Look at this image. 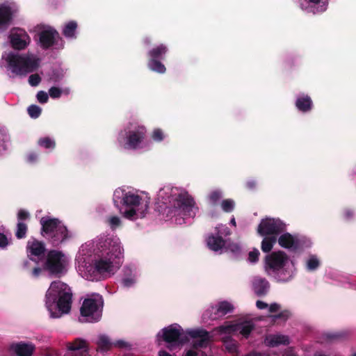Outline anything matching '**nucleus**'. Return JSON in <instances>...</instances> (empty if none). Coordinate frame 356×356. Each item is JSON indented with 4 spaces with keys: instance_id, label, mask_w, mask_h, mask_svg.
Returning <instances> with one entry per match:
<instances>
[{
    "instance_id": "cd10ccee",
    "label": "nucleus",
    "mask_w": 356,
    "mask_h": 356,
    "mask_svg": "<svg viewBox=\"0 0 356 356\" xmlns=\"http://www.w3.org/2000/svg\"><path fill=\"white\" fill-rule=\"evenodd\" d=\"M76 28L77 24L76 22H69L65 25L63 33L67 38H74L76 37Z\"/></svg>"
},
{
    "instance_id": "6e6d98bb",
    "label": "nucleus",
    "mask_w": 356,
    "mask_h": 356,
    "mask_svg": "<svg viewBox=\"0 0 356 356\" xmlns=\"http://www.w3.org/2000/svg\"><path fill=\"white\" fill-rule=\"evenodd\" d=\"M284 356H297L295 355L291 349L287 350Z\"/></svg>"
},
{
    "instance_id": "79ce46f5",
    "label": "nucleus",
    "mask_w": 356,
    "mask_h": 356,
    "mask_svg": "<svg viewBox=\"0 0 356 356\" xmlns=\"http://www.w3.org/2000/svg\"><path fill=\"white\" fill-rule=\"evenodd\" d=\"M40 81L41 79L38 74H31L29 78V83L32 86H38Z\"/></svg>"
},
{
    "instance_id": "9b49d317",
    "label": "nucleus",
    "mask_w": 356,
    "mask_h": 356,
    "mask_svg": "<svg viewBox=\"0 0 356 356\" xmlns=\"http://www.w3.org/2000/svg\"><path fill=\"white\" fill-rule=\"evenodd\" d=\"M145 134L144 127L131 124L127 130L120 134L118 140L125 149H135L142 142Z\"/></svg>"
},
{
    "instance_id": "c85d7f7f",
    "label": "nucleus",
    "mask_w": 356,
    "mask_h": 356,
    "mask_svg": "<svg viewBox=\"0 0 356 356\" xmlns=\"http://www.w3.org/2000/svg\"><path fill=\"white\" fill-rule=\"evenodd\" d=\"M97 343V350L106 351L113 346V343L110 341L108 337L100 335L99 337Z\"/></svg>"
},
{
    "instance_id": "338daca9",
    "label": "nucleus",
    "mask_w": 356,
    "mask_h": 356,
    "mask_svg": "<svg viewBox=\"0 0 356 356\" xmlns=\"http://www.w3.org/2000/svg\"><path fill=\"white\" fill-rule=\"evenodd\" d=\"M6 147H3V150H6Z\"/></svg>"
},
{
    "instance_id": "4468645a",
    "label": "nucleus",
    "mask_w": 356,
    "mask_h": 356,
    "mask_svg": "<svg viewBox=\"0 0 356 356\" xmlns=\"http://www.w3.org/2000/svg\"><path fill=\"white\" fill-rule=\"evenodd\" d=\"M285 229V225L279 219L266 218L261 221L257 232L261 236H277Z\"/></svg>"
},
{
    "instance_id": "412c9836",
    "label": "nucleus",
    "mask_w": 356,
    "mask_h": 356,
    "mask_svg": "<svg viewBox=\"0 0 356 356\" xmlns=\"http://www.w3.org/2000/svg\"><path fill=\"white\" fill-rule=\"evenodd\" d=\"M67 349L70 351L65 356H76L74 353L77 351L79 354H83L88 351L86 342L81 339H76L73 342L67 343Z\"/></svg>"
},
{
    "instance_id": "bb28decb",
    "label": "nucleus",
    "mask_w": 356,
    "mask_h": 356,
    "mask_svg": "<svg viewBox=\"0 0 356 356\" xmlns=\"http://www.w3.org/2000/svg\"><path fill=\"white\" fill-rule=\"evenodd\" d=\"M296 104L298 110L306 112L311 109L312 102L309 97L304 96L298 98Z\"/></svg>"
},
{
    "instance_id": "6e6552de",
    "label": "nucleus",
    "mask_w": 356,
    "mask_h": 356,
    "mask_svg": "<svg viewBox=\"0 0 356 356\" xmlns=\"http://www.w3.org/2000/svg\"><path fill=\"white\" fill-rule=\"evenodd\" d=\"M254 325L252 321H244L238 323H226L213 330V334H218L221 337L227 350L235 353L237 350L236 343L229 339V336L238 332L243 337L247 338L250 334Z\"/></svg>"
},
{
    "instance_id": "ddd939ff",
    "label": "nucleus",
    "mask_w": 356,
    "mask_h": 356,
    "mask_svg": "<svg viewBox=\"0 0 356 356\" xmlns=\"http://www.w3.org/2000/svg\"><path fill=\"white\" fill-rule=\"evenodd\" d=\"M68 258L60 252L51 251L48 254L46 268L52 274L58 275L67 270Z\"/></svg>"
},
{
    "instance_id": "9d476101",
    "label": "nucleus",
    "mask_w": 356,
    "mask_h": 356,
    "mask_svg": "<svg viewBox=\"0 0 356 356\" xmlns=\"http://www.w3.org/2000/svg\"><path fill=\"white\" fill-rule=\"evenodd\" d=\"M102 307V297L99 294H93L84 300L80 312L86 318V321L95 322L100 318Z\"/></svg>"
},
{
    "instance_id": "c03bdc74",
    "label": "nucleus",
    "mask_w": 356,
    "mask_h": 356,
    "mask_svg": "<svg viewBox=\"0 0 356 356\" xmlns=\"http://www.w3.org/2000/svg\"><path fill=\"white\" fill-rule=\"evenodd\" d=\"M8 245V239L4 234L0 233V248H5Z\"/></svg>"
},
{
    "instance_id": "4c0bfd02",
    "label": "nucleus",
    "mask_w": 356,
    "mask_h": 356,
    "mask_svg": "<svg viewBox=\"0 0 356 356\" xmlns=\"http://www.w3.org/2000/svg\"><path fill=\"white\" fill-rule=\"evenodd\" d=\"M41 108L37 105H31L28 108V113L32 118H37L41 113Z\"/></svg>"
},
{
    "instance_id": "a878e982",
    "label": "nucleus",
    "mask_w": 356,
    "mask_h": 356,
    "mask_svg": "<svg viewBox=\"0 0 356 356\" xmlns=\"http://www.w3.org/2000/svg\"><path fill=\"white\" fill-rule=\"evenodd\" d=\"M261 248L264 252H269L277 241V236H264Z\"/></svg>"
},
{
    "instance_id": "e2e57ef3",
    "label": "nucleus",
    "mask_w": 356,
    "mask_h": 356,
    "mask_svg": "<svg viewBox=\"0 0 356 356\" xmlns=\"http://www.w3.org/2000/svg\"><path fill=\"white\" fill-rule=\"evenodd\" d=\"M248 186H249L250 188H252V187H253V186H254V183H253V182H248Z\"/></svg>"
},
{
    "instance_id": "864d4df0",
    "label": "nucleus",
    "mask_w": 356,
    "mask_h": 356,
    "mask_svg": "<svg viewBox=\"0 0 356 356\" xmlns=\"http://www.w3.org/2000/svg\"><path fill=\"white\" fill-rule=\"evenodd\" d=\"M185 356H197V353L193 350H189L186 352Z\"/></svg>"
},
{
    "instance_id": "49530a36",
    "label": "nucleus",
    "mask_w": 356,
    "mask_h": 356,
    "mask_svg": "<svg viewBox=\"0 0 356 356\" xmlns=\"http://www.w3.org/2000/svg\"><path fill=\"white\" fill-rule=\"evenodd\" d=\"M113 346L119 347V348H126L128 347V343L123 340H118L113 343Z\"/></svg>"
},
{
    "instance_id": "6ab92c4d",
    "label": "nucleus",
    "mask_w": 356,
    "mask_h": 356,
    "mask_svg": "<svg viewBox=\"0 0 356 356\" xmlns=\"http://www.w3.org/2000/svg\"><path fill=\"white\" fill-rule=\"evenodd\" d=\"M27 250L29 256L31 260H35V259L34 257H36L38 259H40V258L43 257L44 252L43 243L35 239L29 241Z\"/></svg>"
},
{
    "instance_id": "72a5a7b5",
    "label": "nucleus",
    "mask_w": 356,
    "mask_h": 356,
    "mask_svg": "<svg viewBox=\"0 0 356 356\" xmlns=\"http://www.w3.org/2000/svg\"><path fill=\"white\" fill-rule=\"evenodd\" d=\"M38 144L46 149H53L55 147L54 140L48 137L40 139Z\"/></svg>"
},
{
    "instance_id": "393cba45",
    "label": "nucleus",
    "mask_w": 356,
    "mask_h": 356,
    "mask_svg": "<svg viewBox=\"0 0 356 356\" xmlns=\"http://www.w3.org/2000/svg\"><path fill=\"white\" fill-rule=\"evenodd\" d=\"M269 288V284L267 280L260 277H256L253 282V289L254 292L259 295H263L266 293Z\"/></svg>"
},
{
    "instance_id": "423d86ee",
    "label": "nucleus",
    "mask_w": 356,
    "mask_h": 356,
    "mask_svg": "<svg viewBox=\"0 0 356 356\" xmlns=\"http://www.w3.org/2000/svg\"><path fill=\"white\" fill-rule=\"evenodd\" d=\"M265 270L274 276L279 282H288L295 273L293 262L282 251L273 252L265 259Z\"/></svg>"
},
{
    "instance_id": "69168bd1",
    "label": "nucleus",
    "mask_w": 356,
    "mask_h": 356,
    "mask_svg": "<svg viewBox=\"0 0 356 356\" xmlns=\"http://www.w3.org/2000/svg\"><path fill=\"white\" fill-rule=\"evenodd\" d=\"M5 138H6L5 139H6L7 141H8V140H9V138H8L7 136H6V137H5Z\"/></svg>"
},
{
    "instance_id": "774afa93",
    "label": "nucleus",
    "mask_w": 356,
    "mask_h": 356,
    "mask_svg": "<svg viewBox=\"0 0 356 356\" xmlns=\"http://www.w3.org/2000/svg\"><path fill=\"white\" fill-rule=\"evenodd\" d=\"M353 356H356V354H354Z\"/></svg>"
},
{
    "instance_id": "473e14b6",
    "label": "nucleus",
    "mask_w": 356,
    "mask_h": 356,
    "mask_svg": "<svg viewBox=\"0 0 356 356\" xmlns=\"http://www.w3.org/2000/svg\"><path fill=\"white\" fill-rule=\"evenodd\" d=\"M320 261L314 255L310 256L306 262L307 268L309 270H314L316 269L318 267Z\"/></svg>"
},
{
    "instance_id": "20e7f679",
    "label": "nucleus",
    "mask_w": 356,
    "mask_h": 356,
    "mask_svg": "<svg viewBox=\"0 0 356 356\" xmlns=\"http://www.w3.org/2000/svg\"><path fill=\"white\" fill-rule=\"evenodd\" d=\"M161 203L174 209L175 214L194 217L197 210L191 196L185 191L170 186L161 188L158 193Z\"/></svg>"
},
{
    "instance_id": "052dcab7",
    "label": "nucleus",
    "mask_w": 356,
    "mask_h": 356,
    "mask_svg": "<svg viewBox=\"0 0 356 356\" xmlns=\"http://www.w3.org/2000/svg\"><path fill=\"white\" fill-rule=\"evenodd\" d=\"M231 224L233 225L234 226H236V220H235V218H232L231 219V221H230Z\"/></svg>"
},
{
    "instance_id": "f704fd0d",
    "label": "nucleus",
    "mask_w": 356,
    "mask_h": 356,
    "mask_svg": "<svg viewBox=\"0 0 356 356\" xmlns=\"http://www.w3.org/2000/svg\"><path fill=\"white\" fill-rule=\"evenodd\" d=\"M26 230H27L26 225L24 223L19 221L17 223L16 236L18 238H24L26 235Z\"/></svg>"
},
{
    "instance_id": "aec40b11",
    "label": "nucleus",
    "mask_w": 356,
    "mask_h": 356,
    "mask_svg": "<svg viewBox=\"0 0 356 356\" xmlns=\"http://www.w3.org/2000/svg\"><path fill=\"white\" fill-rule=\"evenodd\" d=\"M10 350L17 356H31L35 350V346L31 343H15L11 344Z\"/></svg>"
},
{
    "instance_id": "58836bf2",
    "label": "nucleus",
    "mask_w": 356,
    "mask_h": 356,
    "mask_svg": "<svg viewBox=\"0 0 356 356\" xmlns=\"http://www.w3.org/2000/svg\"><path fill=\"white\" fill-rule=\"evenodd\" d=\"M38 101L41 104L47 102L49 99V95L44 91H39L36 95Z\"/></svg>"
},
{
    "instance_id": "2f4dec72",
    "label": "nucleus",
    "mask_w": 356,
    "mask_h": 356,
    "mask_svg": "<svg viewBox=\"0 0 356 356\" xmlns=\"http://www.w3.org/2000/svg\"><path fill=\"white\" fill-rule=\"evenodd\" d=\"M167 51V49L163 45H160L156 48H154L149 52V56L151 58H158L165 54Z\"/></svg>"
},
{
    "instance_id": "f8f14e48",
    "label": "nucleus",
    "mask_w": 356,
    "mask_h": 356,
    "mask_svg": "<svg viewBox=\"0 0 356 356\" xmlns=\"http://www.w3.org/2000/svg\"><path fill=\"white\" fill-rule=\"evenodd\" d=\"M216 230L218 236H209L207 240V245L209 248V249L214 252H222L223 249L227 248L226 241L222 238V236L229 235L230 232L225 225H222L217 227ZM227 249L234 252L238 251L240 248L236 244H232L229 245L227 247Z\"/></svg>"
},
{
    "instance_id": "e433bc0d",
    "label": "nucleus",
    "mask_w": 356,
    "mask_h": 356,
    "mask_svg": "<svg viewBox=\"0 0 356 356\" xmlns=\"http://www.w3.org/2000/svg\"><path fill=\"white\" fill-rule=\"evenodd\" d=\"M235 204L232 200H225L221 203L222 209L225 212H231L234 208Z\"/></svg>"
},
{
    "instance_id": "f03ea898",
    "label": "nucleus",
    "mask_w": 356,
    "mask_h": 356,
    "mask_svg": "<svg viewBox=\"0 0 356 356\" xmlns=\"http://www.w3.org/2000/svg\"><path fill=\"white\" fill-rule=\"evenodd\" d=\"M188 336L194 339L193 343L195 349L207 346L210 338L206 330L195 329L184 331L178 324L164 327L157 334V338H162L171 350L185 344L188 341Z\"/></svg>"
},
{
    "instance_id": "39448f33",
    "label": "nucleus",
    "mask_w": 356,
    "mask_h": 356,
    "mask_svg": "<svg viewBox=\"0 0 356 356\" xmlns=\"http://www.w3.org/2000/svg\"><path fill=\"white\" fill-rule=\"evenodd\" d=\"M120 199L122 202L120 212L124 218L135 220L145 217L149 204L147 197H140L132 192L124 193V190L118 188L115 191L113 195L115 204H117Z\"/></svg>"
},
{
    "instance_id": "ea45409f",
    "label": "nucleus",
    "mask_w": 356,
    "mask_h": 356,
    "mask_svg": "<svg viewBox=\"0 0 356 356\" xmlns=\"http://www.w3.org/2000/svg\"><path fill=\"white\" fill-rule=\"evenodd\" d=\"M259 256V252L257 249H254L250 251L248 254V261L251 263H255L257 261Z\"/></svg>"
},
{
    "instance_id": "2eb2a0df",
    "label": "nucleus",
    "mask_w": 356,
    "mask_h": 356,
    "mask_svg": "<svg viewBox=\"0 0 356 356\" xmlns=\"http://www.w3.org/2000/svg\"><path fill=\"white\" fill-rule=\"evenodd\" d=\"M233 306L227 302H221L217 306H212L203 314L204 320H216L222 317L233 310Z\"/></svg>"
},
{
    "instance_id": "bf43d9fd",
    "label": "nucleus",
    "mask_w": 356,
    "mask_h": 356,
    "mask_svg": "<svg viewBox=\"0 0 356 356\" xmlns=\"http://www.w3.org/2000/svg\"><path fill=\"white\" fill-rule=\"evenodd\" d=\"M346 216L347 218H349V217H350L352 216V213L350 211H347L346 212Z\"/></svg>"
},
{
    "instance_id": "0e129e2a",
    "label": "nucleus",
    "mask_w": 356,
    "mask_h": 356,
    "mask_svg": "<svg viewBox=\"0 0 356 356\" xmlns=\"http://www.w3.org/2000/svg\"><path fill=\"white\" fill-rule=\"evenodd\" d=\"M314 356H327V355L319 353V354H316Z\"/></svg>"
},
{
    "instance_id": "c9c22d12",
    "label": "nucleus",
    "mask_w": 356,
    "mask_h": 356,
    "mask_svg": "<svg viewBox=\"0 0 356 356\" xmlns=\"http://www.w3.org/2000/svg\"><path fill=\"white\" fill-rule=\"evenodd\" d=\"M107 223L112 229H115L121 225V220L118 216H113L108 218Z\"/></svg>"
},
{
    "instance_id": "0eeeda50",
    "label": "nucleus",
    "mask_w": 356,
    "mask_h": 356,
    "mask_svg": "<svg viewBox=\"0 0 356 356\" xmlns=\"http://www.w3.org/2000/svg\"><path fill=\"white\" fill-rule=\"evenodd\" d=\"M2 63H5L7 70L13 74L22 76L35 70L39 65V60L33 54L5 53L2 56Z\"/></svg>"
},
{
    "instance_id": "13d9d810",
    "label": "nucleus",
    "mask_w": 356,
    "mask_h": 356,
    "mask_svg": "<svg viewBox=\"0 0 356 356\" xmlns=\"http://www.w3.org/2000/svg\"><path fill=\"white\" fill-rule=\"evenodd\" d=\"M281 316H283L285 318H287L289 316V313L288 312H284V313H282V314H280L279 316H274L273 318L275 319V318H280V317H281Z\"/></svg>"
},
{
    "instance_id": "3c124183",
    "label": "nucleus",
    "mask_w": 356,
    "mask_h": 356,
    "mask_svg": "<svg viewBox=\"0 0 356 356\" xmlns=\"http://www.w3.org/2000/svg\"><path fill=\"white\" fill-rule=\"evenodd\" d=\"M342 337H343L342 334L340 333H335V334H332L328 335V337L330 339H340Z\"/></svg>"
},
{
    "instance_id": "b1692460",
    "label": "nucleus",
    "mask_w": 356,
    "mask_h": 356,
    "mask_svg": "<svg viewBox=\"0 0 356 356\" xmlns=\"http://www.w3.org/2000/svg\"><path fill=\"white\" fill-rule=\"evenodd\" d=\"M280 246L284 248H296L299 243L298 239L289 233L282 234L278 238Z\"/></svg>"
},
{
    "instance_id": "f3484780",
    "label": "nucleus",
    "mask_w": 356,
    "mask_h": 356,
    "mask_svg": "<svg viewBox=\"0 0 356 356\" xmlns=\"http://www.w3.org/2000/svg\"><path fill=\"white\" fill-rule=\"evenodd\" d=\"M60 42V46H63V42L58 33L51 27H46L40 35V42L44 48H48L55 42Z\"/></svg>"
},
{
    "instance_id": "f257e3e1",
    "label": "nucleus",
    "mask_w": 356,
    "mask_h": 356,
    "mask_svg": "<svg viewBox=\"0 0 356 356\" xmlns=\"http://www.w3.org/2000/svg\"><path fill=\"white\" fill-rule=\"evenodd\" d=\"M123 257V248L117 237L101 236L83 244L76 256L77 270L85 279L99 280L113 274Z\"/></svg>"
},
{
    "instance_id": "4be33fe9",
    "label": "nucleus",
    "mask_w": 356,
    "mask_h": 356,
    "mask_svg": "<svg viewBox=\"0 0 356 356\" xmlns=\"http://www.w3.org/2000/svg\"><path fill=\"white\" fill-rule=\"evenodd\" d=\"M327 0H309V6L302 8L307 13L314 14L324 12L327 9Z\"/></svg>"
},
{
    "instance_id": "dca6fc26",
    "label": "nucleus",
    "mask_w": 356,
    "mask_h": 356,
    "mask_svg": "<svg viewBox=\"0 0 356 356\" xmlns=\"http://www.w3.org/2000/svg\"><path fill=\"white\" fill-rule=\"evenodd\" d=\"M12 47L16 49L26 48L31 42L30 37L26 31L22 29H14L10 35Z\"/></svg>"
},
{
    "instance_id": "1a4fd4ad",
    "label": "nucleus",
    "mask_w": 356,
    "mask_h": 356,
    "mask_svg": "<svg viewBox=\"0 0 356 356\" xmlns=\"http://www.w3.org/2000/svg\"><path fill=\"white\" fill-rule=\"evenodd\" d=\"M42 234L47 235L54 245H58L70 237L72 234L67 227L57 218L44 216L40 219Z\"/></svg>"
},
{
    "instance_id": "4d7b16f0",
    "label": "nucleus",
    "mask_w": 356,
    "mask_h": 356,
    "mask_svg": "<svg viewBox=\"0 0 356 356\" xmlns=\"http://www.w3.org/2000/svg\"><path fill=\"white\" fill-rule=\"evenodd\" d=\"M40 273V269L39 268H35L33 271V274L35 277L38 276Z\"/></svg>"
},
{
    "instance_id": "5701e85b",
    "label": "nucleus",
    "mask_w": 356,
    "mask_h": 356,
    "mask_svg": "<svg viewBox=\"0 0 356 356\" xmlns=\"http://www.w3.org/2000/svg\"><path fill=\"white\" fill-rule=\"evenodd\" d=\"M265 344L270 347H275L279 345L289 343V339L287 336L282 334H269L265 338Z\"/></svg>"
},
{
    "instance_id": "680f3d73",
    "label": "nucleus",
    "mask_w": 356,
    "mask_h": 356,
    "mask_svg": "<svg viewBox=\"0 0 356 356\" xmlns=\"http://www.w3.org/2000/svg\"><path fill=\"white\" fill-rule=\"evenodd\" d=\"M175 221L178 224H181L183 222L180 219H178V218H176Z\"/></svg>"
},
{
    "instance_id": "a211bd4d",
    "label": "nucleus",
    "mask_w": 356,
    "mask_h": 356,
    "mask_svg": "<svg viewBox=\"0 0 356 356\" xmlns=\"http://www.w3.org/2000/svg\"><path fill=\"white\" fill-rule=\"evenodd\" d=\"M17 10V6L13 3L0 5V30L8 27Z\"/></svg>"
},
{
    "instance_id": "603ef678",
    "label": "nucleus",
    "mask_w": 356,
    "mask_h": 356,
    "mask_svg": "<svg viewBox=\"0 0 356 356\" xmlns=\"http://www.w3.org/2000/svg\"><path fill=\"white\" fill-rule=\"evenodd\" d=\"M36 159H37V155H35L33 153L30 154L28 156V160L29 162H33L35 161Z\"/></svg>"
},
{
    "instance_id": "8fccbe9b",
    "label": "nucleus",
    "mask_w": 356,
    "mask_h": 356,
    "mask_svg": "<svg viewBox=\"0 0 356 356\" xmlns=\"http://www.w3.org/2000/svg\"><path fill=\"white\" fill-rule=\"evenodd\" d=\"M256 305H257V308L259 309H264L268 308V305L266 302L261 301V300H258L257 302Z\"/></svg>"
},
{
    "instance_id": "09e8293b",
    "label": "nucleus",
    "mask_w": 356,
    "mask_h": 356,
    "mask_svg": "<svg viewBox=\"0 0 356 356\" xmlns=\"http://www.w3.org/2000/svg\"><path fill=\"white\" fill-rule=\"evenodd\" d=\"M268 309L270 312H274L277 311L280 309V306H279V305H277L276 303H273L269 306L268 305Z\"/></svg>"
},
{
    "instance_id": "37998d69",
    "label": "nucleus",
    "mask_w": 356,
    "mask_h": 356,
    "mask_svg": "<svg viewBox=\"0 0 356 356\" xmlns=\"http://www.w3.org/2000/svg\"><path fill=\"white\" fill-rule=\"evenodd\" d=\"M222 197V194L220 191H216L211 193L209 198L211 202L216 203Z\"/></svg>"
},
{
    "instance_id": "a18cd8bd",
    "label": "nucleus",
    "mask_w": 356,
    "mask_h": 356,
    "mask_svg": "<svg viewBox=\"0 0 356 356\" xmlns=\"http://www.w3.org/2000/svg\"><path fill=\"white\" fill-rule=\"evenodd\" d=\"M18 220L19 221L26 220L29 218V213L24 210H20L18 212Z\"/></svg>"
},
{
    "instance_id": "c756f323",
    "label": "nucleus",
    "mask_w": 356,
    "mask_h": 356,
    "mask_svg": "<svg viewBox=\"0 0 356 356\" xmlns=\"http://www.w3.org/2000/svg\"><path fill=\"white\" fill-rule=\"evenodd\" d=\"M70 93V89L66 88L63 90L58 87H51L49 90V95L53 99L59 98L61 95H68Z\"/></svg>"
},
{
    "instance_id": "a19ab883",
    "label": "nucleus",
    "mask_w": 356,
    "mask_h": 356,
    "mask_svg": "<svg viewBox=\"0 0 356 356\" xmlns=\"http://www.w3.org/2000/svg\"><path fill=\"white\" fill-rule=\"evenodd\" d=\"M164 138V135H163V131L159 129H156L155 130H154L153 133H152V138L155 141H161Z\"/></svg>"
},
{
    "instance_id": "7c9ffc66",
    "label": "nucleus",
    "mask_w": 356,
    "mask_h": 356,
    "mask_svg": "<svg viewBox=\"0 0 356 356\" xmlns=\"http://www.w3.org/2000/svg\"><path fill=\"white\" fill-rule=\"evenodd\" d=\"M149 68L158 73H164L165 72V67L163 64L160 61L156 60V58H151L148 63Z\"/></svg>"
},
{
    "instance_id": "de8ad7c7",
    "label": "nucleus",
    "mask_w": 356,
    "mask_h": 356,
    "mask_svg": "<svg viewBox=\"0 0 356 356\" xmlns=\"http://www.w3.org/2000/svg\"><path fill=\"white\" fill-rule=\"evenodd\" d=\"M134 283H135V280L134 278H127L123 280V284L124 286L129 287Z\"/></svg>"
},
{
    "instance_id": "7ed1b4c3",
    "label": "nucleus",
    "mask_w": 356,
    "mask_h": 356,
    "mask_svg": "<svg viewBox=\"0 0 356 356\" xmlns=\"http://www.w3.org/2000/svg\"><path fill=\"white\" fill-rule=\"evenodd\" d=\"M72 303V292L65 283L51 282L45 296V305L51 318H60L68 314Z\"/></svg>"
},
{
    "instance_id": "5fc2aeb1",
    "label": "nucleus",
    "mask_w": 356,
    "mask_h": 356,
    "mask_svg": "<svg viewBox=\"0 0 356 356\" xmlns=\"http://www.w3.org/2000/svg\"><path fill=\"white\" fill-rule=\"evenodd\" d=\"M159 356H174V355L169 354L165 350H160L159 352Z\"/></svg>"
}]
</instances>
